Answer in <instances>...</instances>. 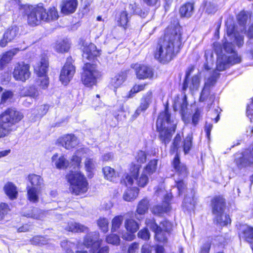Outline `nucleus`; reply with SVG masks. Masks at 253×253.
Listing matches in <instances>:
<instances>
[{"mask_svg":"<svg viewBox=\"0 0 253 253\" xmlns=\"http://www.w3.org/2000/svg\"><path fill=\"white\" fill-rule=\"evenodd\" d=\"M181 45V33L179 27L168 28L163 39L158 43L155 52V58L160 62L170 61L179 51Z\"/></svg>","mask_w":253,"mask_h":253,"instance_id":"f257e3e1","label":"nucleus"},{"mask_svg":"<svg viewBox=\"0 0 253 253\" xmlns=\"http://www.w3.org/2000/svg\"><path fill=\"white\" fill-rule=\"evenodd\" d=\"M84 149L78 150L71 158V164L74 168V171L71 170L66 176L67 181L70 183V191L73 194L79 195L85 193L88 189V183L83 174L78 170L81 166L82 159L80 155Z\"/></svg>","mask_w":253,"mask_h":253,"instance_id":"f03ea898","label":"nucleus"},{"mask_svg":"<svg viewBox=\"0 0 253 253\" xmlns=\"http://www.w3.org/2000/svg\"><path fill=\"white\" fill-rule=\"evenodd\" d=\"M157 160L150 161L141 173L139 172L140 165L132 163L129 168L130 173L125 174L123 181L126 185H132L135 180L136 184L139 187H145L149 182V176L157 169Z\"/></svg>","mask_w":253,"mask_h":253,"instance_id":"7ed1b4c3","label":"nucleus"},{"mask_svg":"<svg viewBox=\"0 0 253 253\" xmlns=\"http://www.w3.org/2000/svg\"><path fill=\"white\" fill-rule=\"evenodd\" d=\"M26 13L27 16L28 24L31 26H37L42 21H49L57 20L59 17L57 10L55 7H50L46 11L42 4L26 6Z\"/></svg>","mask_w":253,"mask_h":253,"instance_id":"20e7f679","label":"nucleus"},{"mask_svg":"<svg viewBox=\"0 0 253 253\" xmlns=\"http://www.w3.org/2000/svg\"><path fill=\"white\" fill-rule=\"evenodd\" d=\"M156 126L161 141L165 144L169 143L171 138L172 132L175 131L176 125L171 120L170 115L167 108L160 114Z\"/></svg>","mask_w":253,"mask_h":253,"instance_id":"39448f33","label":"nucleus"},{"mask_svg":"<svg viewBox=\"0 0 253 253\" xmlns=\"http://www.w3.org/2000/svg\"><path fill=\"white\" fill-rule=\"evenodd\" d=\"M22 113L15 108H9L0 116V138L7 135L11 127L23 118Z\"/></svg>","mask_w":253,"mask_h":253,"instance_id":"423d86ee","label":"nucleus"},{"mask_svg":"<svg viewBox=\"0 0 253 253\" xmlns=\"http://www.w3.org/2000/svg\"><path fill=\"white\" fill-rule=\"evenodd\" d=\"M100 76V73L97 69L95 64L86 63L83 67L82 75V81L86 86L89 87L95 85L96 79Z\"/></svg>","mask_w":253,"mask_h":253,"instance_id":"0eeeda50","label":"nucleus"},{"mask_svg":"<svg viewBox=\"0 0 253 253\" xmlns=\"http://www.w3.org/2000/svg\"><path fill=\"white\" fill-rule=\"evenodd\" d=\"M234 162L237 168L241 169L253 164V148L246 150L242 153H237L235 155Z\"/></svg>","mask_w":253,"mask_h":253,"instance_id":"6e6552de","label":"nucleus"},{"mask_svg":"<svg viewBox=\"0 0 253 253\" xmlns=\"http://www.w3.org/2000/svg\"><path fill=\"white\" fill-rule=\"evenodd\" d=\"M128 8L130 10L129 13H128L126 10H123L119 14L118 22L121 26L124 27L126 26L132 13L138 14L142 17H145L147 14L146 12H142L141 9L137 7L135 4H129Z\"/></svg>","mask_w":253,"mask_h":253,"instance_id":"1a4fd4ad","label":"nucleus"},{"mask_svg":"<svg viewBox=\"0 0 253 253\" xmlns=\"http://www.w3.org/2000/svg\"><path fill=\"white\" fill-rule=\"evenodd\" d=\"M171 228L172 224L171 222L167 220L162 221L160 223L159 228L154 232L156 240L160 242H167Z\"/></svg>","mask_w":253,"mask_h":253,"instance_id":"9d476101","label":"nucleus"},{"mask_svg":"<svg viewBox=\"0 0 253 253\" xmlns=\"http://www.w3.org/2000/svg\"><path fill=\"white\" fill-rule=\"evenodd\" d=\"M30 66L24 62L17 63L13 73V77L16 80L25 82L30 76Z\"/></svg>","mask_w":253,"mask_h":253,"instance_id":"9b49d317","label":"nucleus"},{"mask_svg":"<svg viewBox=\"0 0 253 253\" xmlns=\"http://www.w3.org/2000/svg\"><path fill=\"white\" fill-rule=\"evenodd\" d=\"M70 60L68 59L60 73V80L64 84H67L70 81L75 72V67Z\"/></svg>","mask_w":253,"mask_h":253,"instance_id":"f8f14e48","label":"nucleus"},{"mask_svg":"<svg viewBox=\"0 0 253 253\" xmlns=\"http://www.w3.org/2000/svg\"><path fill=\"white\" fill-rule=\"evenodd\" d=\"M102 240L99 239L98 232L88 233L84 239V244L87 248H91L93 251L98 249L101 244Z\"/></svg>","mask_w":253,"mask_h":253,"instance_id":"ddd939ff","label":"nucleus"},{"mask_svg":"<svg viewBox=\"0 0 253 253\" xmlns=\"http://www.w3.org/2000/svg\"><path fill=\"white\" fill-rule=\"evenodd\" d=\"M192 70L193 69L191 68L186 72L185 78L182 87V90L184 91L186 90L188 88L191 91L196 90L199 87L200 79L198 75L194 76L190 80L188 79Z\"/></svg>","mask_w":253,"mask_h":253,"instance_id":"4468645a","label":"nucleus"},{"mask_svg":"<svg viewBox=\"0 0 253 253\" xmlns=\"http://www.w3.org/2000/svg\"><path fill=\"white\" fill-rule=\"evenodd\" d=\"M173 169L175 172V175H177L181 178L187 177L188 171L186 166L182 163L177 154L175 156L172 163Z\"/></svg>","mask_w":253,"mask_h":253,"instance_id":"2eb2a0df","label":"nucleus"},{"mask_svg":"<svg viewBox=\"0 0 253 253\" xmlns=\"http://www.w3.org/2000/svg\"><path fill=\"white\" fill-rule=\"evenodd\" d=\"M19 30L17 27L12 26L8 29L3 36L2 39L0 41V46L5 47L8 42H10L18 36Z\"/></svg>","mask_w":253,"mask_h":253,"instance_id":"dca6fc26","label":"nucleus"},{"mask_svg":"<svg viewBox=\"0 0 253 253\" xmlns=\"http://www.w3.org/2000/svg\"><path fill=\"white\" fill-rule=\"evenodd\" d=\"M132 68L135 69L137 77L139 79L150 78L153 76L152 69L147 66L136 64Z\"/></svg>","mask_w":253,"mask_h":253,"instance_id":"f3484780","label":"nucleus"},{"mask_svg":"<svg viewBox=\"0 0 253 253\" xmlns=\"http://www.w3.org/2000/svg\"><path fill=\"white\" fill-rule=\"evenodd\" d=\"M51 164L58 169H65L70 165L69 161L64 155L54 154L51 158Z\"/></svg>","mask_w":253,"mask_h":253,"instance_id":"a211bd4d","label":"nucleus"},{"mask_svg":"<svg viewBox=\"0 0 253 253\" xmlns=\"http://www.w3.org/2000/svg\"><path fill=\"white\" fill-rule=\"evenodd\" d=\"M83 51V58L88 60L93 59L100 54V51L97 49L96 45L92 43H89L88 44L86 43L84 46Z\"/></svg>","mask_w":253,"mask_h":253,"instance_id":"6ab92c4d","label":"nucleus"},{"mask_svg":"<svg viewBox=\"0 0 253 253\" xmlns=\"http://www.w3.org/2000/svg\"><path fill=\"white\" fill-rule=\"evenodd\" d=\"M61 145L67 149L75 147L78 144L77 137L73 134H66L58 139Z\"/></svg>","mask_w":253,"mask_h":253,"instance_id":"aec40b11","label":"nucleus"},{"mask_svg":"<svg viewBox=\"0 0 253 253\" xmlns=\"http://www.w3.org/2000/svg\"><path fill=\"white\" fill-rule=\"evenodd\" d=\"M78 5L77 0H63L60 5L61 12L67 15L74 13Z\"/></svg>","mask_w":253,"mask_h":253,"instance_id":"412c9836","label":"nucleus"},{"mask_svg":"<svg viewBox=\"0 0 253 253\" xmlns=\"http://www.w3.org/2000/svg\"><path fill=\"white\" fill-rule=\"evenodd\" d=\"M212 213L214 215H219L223 213L225 206L224 199L221 197H216L211 201Z\"/></svg>","mask_w":253,"mask_h":253,"instance_id":"4be33fe9","label":"nucleus"},{"mask_svg":"<svg viewBox=\"0 0 253 253\" xmlns=\"http://www.w3.org/2000/svg\"><path fill=\"white\" fill-rule=\"evenodd\" d=\"M153 93L151 90L148 91L141 98L140 104L136 110L135 113L138 115L141 112L145 111L152 101Z\"/></svg>","mask_w":253,"mask_h":253,"instance_id":"5701e85b","label":"nucleus"},{"mask_svg":"<svg viewBox=\"0 0 253 253\" xmlns=\"http://www.w3.org/2000/svg\"><path fill=\"white\" fill-rule=\"evenodd\" d=\"M4 193L11 200L16 199L18 196L17 187L12 182H7L3 188Z\"/></svg>","mask_w":253,"mask_h":253,"instance_id":"b1692460","label":"nucleus"},{"mask_svg":"<svg viewBox=\"0 0 253 253\" xmlns=\"http://www.w3.org/2000/svg\"><path fill=\"white\" fill-rule=\"evenodd\" d=\"M19 51V49L16 48L4 53L0 59V69H3Z\"/></svg>","mask_w":253,"mask_h":253,"instance_id":"393cba45","label":"nucleus"},{"mask_svg":"<svg viewBox=\"0 0 253 253\" xmlns=\"http://www.w3.org/2000/svg\"><path fill=\"white\" fill-rule=\"evenodd\" d=\"M240 235L247 242H253V228L246 224L241 225L239 227Z\"/></svg>","mask_w":253,"mask_h":253,"instance_id":"a878e982","label":"nucleus"},{"mask_svg":"<svg viewBox=\"0 0 253 253\" xmlns=\"http://www.w3.org/2000/svg\"><path fill=\"white\" fill-rule=\"evenodd\" d=\"M194 12V4L192 2H187L183 4L179 9V13L181 17L190 18Z\"/></svg>","mask_w":253,"mask_h":253,"instance_id":"bb28decb","label":"nucleus"},{"mask_svg":"<svg viewBox=\"0 0 253 253\" xmlns=\"http://www.w3.org/2000/svg\"><path fill=\"white\" fill-rule=\"evenodd\" d=\"M48 67V63L45 58L41 59L40 63L34 66V71L38 77L45 76Z\"/></svg>","mask_w":253,"mask_h":253,"instance_id":"cd10ccee","label":"nucleus"},{"mask_svg":"<svg viewBox=\"0 0 253 253\" xmlns=\"http://www.w3.org/2000/svg\"><path fill=\"white\" fill-rule=\"evenodd\" d=\"M27 190L28 200L33 203L38 202L41 189H37L36 187H30V185H28Z\"/></svg>","mask_w":253,"mask_h":253,"instance_id":"c85d7f7f","label":"nucleus"},{"mask_svg":"<svg viewBox=\"0 0 253 253\" xmlns=\"http://www.w3.org/2000/svg\"><path fill=\"white\" fill-rule=\"evenodd\" d=\"M65 229L68 231L72 232H84L87 231V227L79 223L73 221L68 222Z\"/></svg>","mask_w":253,"mask_h":253,"instance_id":"c756f323","label":"nucleus"},{"mask_svg":"<svg viewBox=\"0 0 253 253\" xmlns=\"http://www.w3.org/2000/svg\"><path fill=\"white\" fill-rule=\"evenodd\" d=\"M214 96L210 94V88L207 86H204L200 97V101L204 102L208 101V105L211 104L213 102Z\"/></svg>","mask_w":253,"mask_h":253,"instance_id":"7c9ffc66","label":"nucleus"},{"mask_svg":"<svg viewBox=\"0 0 253 253\" xmlns=\"http://www.w3.org/2000/svg\"><path fill=\"white\" fill-rule=\"evenodd\" d=\"M139 190L137 187H132L127 189L123 195L124 199L127 202H130L135 199L138 196Z\"/></svg>","mask_w":253,"mask_h":253,"instance_id":"2f4dec72","label":"nucleus"},{"mask_svg":"<svg viewBox=\"0 0 253 253\" xmlns=\"http://www.w3.org/2000/svg\"><path fill=\"white\" fill-rule=\"evenodd\" d=\"M171 208L168 202H163L162 205L154 206L152 209V212L154 214L161 215L170 211Z\"/></svg>","mask_w":253,"mask_h":253,"instance_id":"473e14b6","label":"nucleus"},{"mask_svg":"<svg viewBox=\"0 0 253 253\" xmlns=\"http://www.w3.org/2000/svg\"><path fill=\"white\" fill-rule=\"evenodd\" d=\"M195 194V191L194 190H192L191 191V196H186L183 203V206L185 207L187 210H191L193 209L195 206L196 204V199L194 197V195Z\"/></svg>","mask_w":253,"mask_h":253,"instance_id":"72a5a7b5","label":"nucleus"},{"mask_svg":"<svg viewBox=\"0 0 253 253\" xmlns=\"http://www.w3.org/2000/svg\"><path fill=\"white\" fill-rule=\"evenodd\" d=\"M125 76L124 74H118L112 78L110 82V85L114 88V91L121 86L125 80Z\"/></svg>","mask_w":253,"mask_h":253,"instance_id":"f704fd0d","label":"nucleus"},{"mask_svg":"<svg viewBox=\"0 0 253 253\" xmlns=\"http://www.w3.org/2000/svg\"><path fill=\"white\" fill-rule=\"evenodd\" d=\"M55 50L59 53L67 52L70 48V44L67 40H60L57 42L55 45Z\"/></svg>","mask_w":253,"mask_h":253,"instance_id":"c9c22d12","label":"nucleus"},{"mask_svg":"<svg viewBox=\"0 0 253 253\" xmlns=\"http://www.w3.org/2000/svg\"><path fill=\"white\" fill-rule=\"evenodd\" d=\"M28 180L31 184V186L30 185V187H35L37 189H41V186L43 183L42 179L41 176L36 174L29 175Z\"/></svg>","mask_w":253,"mask_h":253,"instance_id":"e433bc0d","label":"nucleus"},{"mask_svg":"<svg viewBox=\"0 0 253 253\" xmlns=\"http://www.w3.org/2000/svg\"><path fill=\"white\" fill-rule=\"evenodd\" d=\"M149 201L146 198L142 199L138 203L136 212L138 214H144L148 211L149 207Z\"/></svg>","mask_w":253,"mask_h":253,"instance_id":"4c0bfd02","label":"nucleus"},{"mask_svg":"<svg viewBox=\"0 0 253 253\" xmlns=\"http://www.w3.org/2000/svg\"><path fill=\"white\" fill-rule=\"evenodd\" d=\"M227 57L226 55L219 56L217 59L216 69L219 71H222L226 69L229 66L227 63Z\"/></svg>","mask_w":253,"mask_h":253,"instance_id":"58836bf2","label":"nucleus"},{"mask_svg":"<svg viewBox=\"0 0 253 253\" xmlns=\"http://www.w3.org/2000/svg\"><path fill=\"white\" fill-rule=\"evenodd\" d=\"M214 222L220 226H225L231 222L228 215L220 213L219 215H214Z\"/></svg>","mask_w":253,"mask_h":253,"instance_id":"ea45409f","label":"nucleus"},{"mask_svg":"<svg viewBox=\"0 0 253 253\" xmlns=\"http://www.w3.org/2000/svg\"><path fill=\"white\" fill-rule=\"evenodd\" d=\"M125 225L126 230L131 233L136 232L139 228L138 223L134 220L131 219L126 220Z\"/></svg>","mask_w":253,"mask_h":253,"instance_id":"a19ab883","label":"nucleus"},{"mask_svg":"<svg viewBox=\"0 0 253 253\" xmlns=\"http://www.w3.org/2000/svg\"><path fill=\"white\" fill-rule=\"evenodd\" d=\"M103 171L105 177L111 181H114L117 177V174L114 169L110 167H104L103 169Z\"/></svg>","mask_w":253,"mask_h":253,"instance_id":"79ce46f5","label":"nucleus"},{"mask_svg":"<svg viewBox=\"0 0 253 253\" xmlns=\"http://www.w3.org/2000/svg\"><path fill=\"white\" fill-rule=\"evenodd\" d=\"M124 220L123 215H117L115 216L112 220L111 231L115 232L121 227Z\"/></svg>","mask_w":253,"mask_h":253,"instance_id":"37998d69","label":"nucleus"},{"mask_svg":"<svg viewBox=\"0 0 253 253\" xmlns=\"http://www.w3.org/2000/svg\"><path fill=\"white\" fill-rule=\"evenodd\" d=\"M97 225L101 230L106 233L108 231V219L105 217H100L97 221Z\"/></svg>","mask_w":253,"mask_h":253,"instance_id":"c03bdc74","label":"nucleus"},{"mask_svg":"<svg viewBox=\"0 0 253 253\" xmlns=\"http://www.w3.org/2000/svg\"><path fill=\"white\" fill-rule=\"evenodd\" d=\"M36 84L42 88L45 89L47 88L49 84L48 78L46 75L38 77Z\"/></svg>","mask_w":253,"mask_h":253,"instance_id":"a18cd8bd","label":"nucleus"},{"mask_svg":"<svg viewBox=\"0 0 253 253\" xmlns=\"http://www.w3.org/2000/svg\"><path fill=\"white\" fill-rule=\"evenodd\" d=\"M227 63L229 66L239 63L241 61V58L238 56L236 52H233L230 55L227 56Z\"/></svg>","mask_w":253,"mask_h":253,"instance_id":"49530a36","label":"nucleus"},{"mask_svg":"<svg viewBox=\"0 0 253 253\" xmlns=\"http://www.w3.org/2000/svg\"><path fill=\"white\" fill-rule=\"evenodd\" d=\"M192 135L189 134L184 139L183 150L185 154L188 153L192 147Z\"/></svg>","mask_w":253,"mask_h":253,"instance_id":"de8ad7c7","label":"nucleus"},{"mask_svg":"<svg viewBox=\"0 0 253 253\" xmlns=\"http://www.w3.org/2000/svg\"><path fill=\"white\" fill-rule=\"evenodd\" d=\"M9 211L10 209L8 204L4 203L0 204V221L4 219Z\"/></svg>","mask_w":253,"mask_h":253,"instance_id":"09e8293b","label":"nucleus"},{"mask_svg":"<svg viewBox=\"0 0 253 253\" xmlns=\"http://www.w3.org/2000/svg\"><path fill=\"white\" fill-rule=\"evenodd\" d=\"M48 240L45 237L40 236H36L34 237L31 240V242L33 245H44L47 243Z\"/></svg>","mask_w":253,"mask_h":253,"instance_id":"8fccbe9b","label":"nucleus"},{"mask_svg":"<svg viewBox=\"0 0 253 253\" xmlns=\"http://www.w3.org/2000/svg\"><path fill=\"white\" fill-rule=\"evenodd\" d=\"M106 241L108 244H111L114 245H118L120 244V239L118 235L112 234L107 236Z\"/></svg>","mask_w":253,"mask_h":253,"instance_id":"3c124183","label":"nucleus"},{"mask_svg":"<svg viewBox=\"0 0 253 253\" xmlns=\"http://www.w3.org/2000/svg\"><path fill=\"white\" fill-rule=\"evenodd\" d=\"M202 112L201 109L197 108L194 114L192 115L191 124L194 126H196L198 124V122L202 117Z\"/></svg>","mask_w":253,"mask_h":253,"instance_id":"603ef678","label":"nucleus"},{"mask_svg":"<svg viewBox=\"0 0 253 253\" xmlns=\"http://www.w3.org/2000/svg\"><path fill=\"white\" fill-rule=\"evenodd\" d=\"M28 217L35 219H41L44 216L43 212L40 209L35 208L33 210L32 214H28Z\"/></svg>","mask_w":253,"mask_h":253,"instance_id":"864d4df0","label":"nucleus"},{"mask_svg":"<svg viewBox=\"0 0 253 253\" xmlns=\"http://www.w3.org/2000/svg\"><path fill=\"white\" fill-rule=\"evenodd\" d=\"M25 95L31 97L33 98H36L39 95V92L35 86H32L27 89L25 92Z\"/></svg>","mask_w":253,"mask_h":253,"instance_id":"5fc2aeb1","label":"nucleus"},{"mask_svg":"<svg viewBox=\"0 0 253 253\" xmlns=\"http://www.w3.org/2000/svg\"><path fill=\"white\" fill-rule=\"evenodd\" d=\"M84 166L87 172H91L95 169V164L92 159L86 158L84 161Z\"/></svg>","mask_w":253,"mask_h":253,"instance_id":"6e6d98bb","label":"nucleus"},{"mask_svg":"<svg viewBox=\"0 0 253 253\" xmlns=\"http://www.w3.org/2000/svg\"><path fill=\"white\" fill-rule=\"evenodd\" d=\"M146 84H135L129 91V97H131L133 95L139 91L143 90L146 86Z\"/></svg>","mask_w":253,"mask_h":253,"instance_id":"4d7b16f0","label":"nucleus"},{"mask_svg":"<svg viewBox=\"0 0 253 253\" xmlns=\"http://www.w3.org/2000/svg\"><path fill=\"white\" fill-rule=\"evenodd\" d=\"M13 93L10 91H6L2 93L1 98V104H4L10 100L13 97Z\"/></svg>","mask_w":253,"mask_h":253,"instance_id":"13d9d810","label":"nucleus"},{"mask_svg":"<svg viewBox=\"0 0 253 253\" xmlns=\"http://www.w3.org/2000/svg\"><path fill=\"white\" fill-rule=\"evenodd\" d=\"M248 16L245 11H241L237 16L239 23L241 25H244L246 23Z\"/></svg>","mask_w":253,"mask_h":253,"instance_id":"bf43d9fd","label":"nucleus"},{"mask_svg":"<svg viewBox=\"0 0 253 253\" xmlns=\"http://www.w3.org/2000/svg\"><path fill=\"white\" fill-rule=\"evenodd\" d=\"M135 159L138 163H144L146 160V154L144 151H139L137 152Z\"/></svg>","mask_w":253,"mask_h":253,"instance_id":"052dcab7","label":"nucleus"},{"mask_svg":"<svg viewBox=\"0 0 253 253\" xmlns=\"http://www.w3.org/2000/svg\"><path fill=\"white\" fill-rule=\"evenodd\" d=\"M146 224L147 227L151 229L154 232L159 228V226L157 225L153 218L146 219Z\"/></svg>","mask_w":253,"mask_h":253,"instance_id":"680f3d73","label":"nucleus"},{"mask_svg":"<svg viewBox=\"0 0 253 253\" xmlns=\"http://www.w3.org/2000/svg\"><path fill=\"white\" fill-rule=\"evenodd\" d=\"M183 178L179 177V180H175L176 187L179 195L183 192L186 186L183 181Z\"/></svg>","mask_w":253,"mask_h":253,"instance_id":"e2e57ef3","label":"nucleus"},{"mask_svg":"<svg viewBox=\"0 0 253 253\" xmlns=\"http://www.w3.org/2000/svg\"><path fill=\"white\" fill-rule=\"evenodd\" d=\"M61 247L66 250L67 253H73L70 249L73 248L74 246V244L72 243L67 241H63L61 243Z\"/></svg>","mask_w":253,"mask_h":253,"instance_id":"0e129e2a","label":"nucleus"},{"mask_svg":"<svg viewBox=\"0 0 253 253\" xmlns=\"http://www.w3.org/2000/svg\"><path fill=\"white\" fill-rule=\"evenodd\" d=\"M138 237L146 240L149 239L150 235L147 229H143L138 233Z\"/></svg>","mask_w":253,"mask_h":253,"instance_id":"69168bd1","label":"nucleus"},{"mask_svg":"<svg viewBox=\"0 0 253 253\" xmlns=\"http://www.w3.org/2000/svg\"><path fill=\"white\" fill-rule=\"evenodd\" d=\"M48 109V107L47 105H43L38 107L37 110L38 111V114L39 116L41 117L45 115Z\"/></svg>","mask_w":253,"mask_h":253,"instance_id":"338daca9","label":"nucleus"},{"mask_svg":"<svg viewBox=\"0 0 253 253\" xmlns=\"http://www.w3.org/2000/svg\"><path fill=\"white\" fill-rule=\"evenodd\" d=\"M224 50L231 54L233 52H236L233 49V45L231 42H225L223 44Z\"/></svg>","mask_w":253,"mask_h":253,"instance_id":"774afa93","label":"nucleus"}]
</instances>
